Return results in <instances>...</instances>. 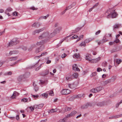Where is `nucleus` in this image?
Returning <instances> with one entry per match:
<instances>
[{"label":"nucleus","instance_id":"nucleus-1","mask_svg":"<svg viewBox=\"0 0 122 122\" xmlns=\"http://www.w3.org/2000/svg\"><path fill=\"white\" fill-rule=\"evenodd\" d=\"M53 34V33H52L50 35H49L48 32H44L39 36L38 38L39 39H41L44 38H50L53 36L52 35Z\"/></svg>","mask_w":122,"mask_h":122},{"label":"nucleus","instance_id":"nucleus-2","mask_svg":"<svg viewBox=\"0 0 122 122\" xmlns=\"http://www.w3.org/2000/svg\"><path fill=\"white\" fill-rule=\"evenodd\" d=\"M107 13H108L109 14L108 16L111 15L112 17V18L116 17L117 15V14L116 12L115 11V10H113L112 12H110V13H109V11H107Z\"/></svg>","mask_w":122,"mask_h":122},{"label":"nucleus","instance_id":"nucleus-3","mask_svg":"<svg viewBox=\"0 0 122 122\" xmlns=\"http://www.w3.org/2000/svg\"><path fill=\"white\" fill-rule=\"evenodd\" d=\"M77 112L75 110L72 111L70 114H67L66 117H69L74 116L76 113Z\"/></svg>","mask_w":122,"mask_h":122},{"label":"nucleus","instance_id":"nucleus-4","mask_svg":"<svg viewBox=\"0 0 122 122\" xmlns=\"http://www.w3.org/2000/svg\"><path fill=\"white\" fill-rule=\"evenodd\" d=\"M19 94L16 91H14L11 97V98L12 99H14L16 97L18 96Z\"/></svg>","mask_w":122,"mask_h":122},{"label":"nucleus","instance_id":"nucleus-5","mask_svg":"<svg viewBox=\"0 0 122 122\" xmlns=\"http://www.w3.org/2000/svg\"><path fill=\"white\" fill-rule=\"evenodd\" d=\"M43 105L44 104H42L39 105H34V108L35 109H38L42 108L43 107Z\"/></svg>","mask_w":122,"mask_h":122},{"label":"nucleus","instance_id":"nucleus-6","mask_svg":"<svg viewBox=\"0 0 122 122\" xmlns=\"http://www.w3.org/2000/svg\"><path fill=\"white\" fill-rule=\"evenodd\" d=\"M111 82V80H109L105 81H102L101 84L102 86H104L108 83H110Z\"/></svg>","mask_w":122,"mask_h":122},{"label":"nucleus","instance_id":"nucleus-7","mask_svg":"<svg viewBox=\"0 0 122 122\" xmlns=\"http://www.w3.org/2000/svg\"><path fill=\"white\" fill-rule=\"evenodd\" d=\"M43 29L42 28L39 29H36L33 31L32 34L33 35H35L36 33H39L40 32L43 31Z\"/></svg>","mask_w":122,"mask_h":122},{"label":"nucleus","instance_id":"nucleus-8","mask_svg":"<svg viewBox=\"0 0 122 122\" xmlns=\"http://www.w3.org/2000/svg\"><path fill=\"white\" fill-rule=\"evenodd\" d=\"M18 42L15 41V40H14V41H11L9 43L8 46H10L14 45H15Z\"/></svg>","mask_w":122,"mask_h":122},{"label":"nucleus","instance_id":"nucleus-9","mask_svg":"<svg viewBox=\"0 0 122 122\" xmlns=\"http://www.w3.org/2000/svg\"><path fill=\"white\" fill-rule=\"evenodd\" d=\"M71 109V108L70 107H66L65 108H62L61 112L62 113H64L66 112V111H70Z\"/></svg>","mask_w":122,"mask_h":122},{"label":"nucleus","instance_id":"nucleus-10","mask_svg":"<svg viewBox=\"0 0 122 122\" xmlns=\"http://www.w3.org/2000/svg\"><path fill=\"white\" fill-rule=\"evenodd\" d=\"M105 104V102L103 101L98 102L97 104V106L100 107L103 106H104Z\"/></svg>","mask_w":122,"mask_h":122},{"label":"nucleus","instance_id":"nucleus-11","mask_svg":"<svg viewBox=\"0 0 122 122\" xmlns=\"http://www.w3.org/2000/svg\"><path fill=\"white\" fill-rule=\"evenodd\" d=\"M86 59L88 61H91L92 58L91 57V55L90 54H87L85 55Z\"/></svg>","mask_w":122,"mask_h":122},{"label":"nucleus","instance_id":"nucleus-12","mask_svg":"<svg viewBox=\"0 0 122 122\" xmlns=\"http://www.w3.org/2000/svg\"><path fill=\"white\" fill-rule=\"evenodd\" d=\"M100 57H98L97 59H92L91 62L92 63H96L98 62L100 60Z\"/></svg>","mask_w":122,"mask_h":122},{"label":"nucleus","instance_id":"nucleus-13","mask_svg":"<svg viewBox=\"0 0 122 122\" xmlns=\"http://www.w3.org/2000/svg\"><path fill=\"white\" fill-rule=\"evenodd\" d=\"M57 111V109L56 108L52 109L51 110H49L48 112L50 114L52 113L56 112Z\"/></svg>","mask_w":122,"mask_h":122},{"label":"nucleus","instance_id":"nucleus-14","mask_svg":"<svg viewBox=\"0 0 122 122\" xmlns=\"http://www.w3.org/2000/svg\"><path fill=\"white\" fill-rule=\"evenodd\" d=\"M90 103H87L86 104L83 105L81 106V108L82 109H85L87 108L88 106H91Z\"/></svg>","mask_w":122,"mask_h":122},{"label":"nucleus","instance_id":"nucleus-15","mask_svg":"<svg viewBox=\"0 0 122 122\" xmlns=\"http://www.w3.org/2000/svg\"><path fill=\"white\" fill-rule=\"evenodd\" d=\"M72 68L74 70L77 71H80V69L77 67L76 64L73 65Z\"/></svg>","mask_w":122,"mask_h":122},{"label":"nucleus","instance_id":"nucleus-16","mask_svg":"<svg viewBox=\"0 0 122 122\" xmlns=\"http://www.w3.org/2000/svg\"><path fill=\"white\" fill-rule=\"evenodd\" d=\"M18 52L16 51H10L9 53V54L8 56L11 55L12 54H16Z\"/></svg>","mask_w":122,"mask_h":122},{"label":"nucleus","instance_id":"nucleus-17","mask_svg":"<svg viewBox=\"0 0 122 122\" xmlns=\"http://www.w3.org/2000/svg\"><path fill=\"white\" fill-rule=\"evenodd\" d=\"M121 25L120 24L118 23L114 25L113 26V28L114 29L118 28L119 27H120L121 26Z\"/></svg>","mask_w":122,"mask_h":122},{"label":"nucleus","instance_id":"nucleus-18","mask_svg":"<svg viewBox=\"0 0 122 122\" xmlns=\"http://www.w3.org/2000/svg\"><path fill=\"white\" fill-rule=\"evenodd\" d=\"M96 88L97 91V92H99L102 89H103V87L101 86H99Z\"/></svg>","mask_w":122,"mask_h":122},{"label":"nucleus","instance_id":"nucleus-19","mask_svg":"<svg viewBox=\"0 0 122 122\" xmlns=\"http://www.w3.org/2000/svg\"><path fill=\"white\" fill-rule=\"evenodd\" d=\"M44 41L42 40L40 42H37L36 43V45L38 46H41L44 44Z\"/></svg>","mask_w":122,"mask_h":122},{"label":"nucleus","instance_id":"nucleus-20","mask_svg":"<svg viewBox=\"0 0 122 122\" xmlns=\"http://www.w3.org/2000/svg\"><path fill=\"white\" fill-rule=\"evenodd\" d=\"M73 57L74 58H78L80 57V55L79 53H76L73 56Z\"/></svg>","mask_w":122,"mask_h":122},{"label":"nucleus","instance_id":"nucleus-21","mask_svg":"<svg viewBox=\"0 0 122 122\" xmlns=\"http://www.w3.org/2000/svg\"><path fill=\"white\" fill-rule=\"evenodd\" d=\"M68 86L69 88L71 89H74L75 87V85L73 84H68Z\"/></svg>","mask_w":122,"mask_h":122},{"label":"nucleus","instance_id":"nucleus-22","mask_svg":"<svg viewBox=\"0 0 122 122\" xmlns=\"http://www.w3.org/2000/svg\"><path fill=\"white\" fill-rule=\"evenodd\" d=\"M12 10V9L10 7H8L6 9L5 11V13L10 12Z\"/></svg>","mask_w":122,"mask_h":122},{"label":"nucleus","instance_id":"nucleus-23","mask_svg":"<svg viewBox=\"0 0 122 122\" xmlns=\"http://www.w3.org/2000/svg\"><path fill=\"white\" fill-rule=\"evenodd\" d=\"M24 78V75H21L19 76L18 78V80L19 81H20Z\"/></svg>","mask_w":122,"mask_h":122},{"label":"nucleus","instance_id":"nucleus-24","mask_svg":"<svg viewBox=\"0 0 122 122\" xmlns=\"http://www.w3.org/2000/svg\"><path fill=\"white\" fill-rule=\"evenodd\" d=\"M120 116L119 115H117L115 116H111L109 117V119H114L116 118H117L119 117Z\"/></svg>","mask_w":122,"mask_h":122},{"label":"nucleus","instance_id":"nucleus-25","mask_svg":"<svg viewBox=\"0 0 122 122\" xmlns=\"http://www.w3.org/2000/svg\"><path fill=\"white\" fill-rule=\"evenodd\" d=\"M41 96L45 98H47L48 94L47 93H43L41 94Z\"/></svg>","mask_w":122,"mask_h":122},{"label":"nucleus","instance_id":"nucleus-26","mask_svg":"<svg viewBox=\"0 0 122 122\" xmlns=\"http://www.w3.org/2000/svg\"><path fill=\"white\" fill-rule=\"evenodd\" d=\"M47 54V52H44L42 53L40 55L36 57V58H37V57H38V58H39L41 56H43L44 55H46V54Z\"/></svg>","mask_w":122,"mask_h":122},{"label":"nucleus","instance_id":"nucleus-27","mask_svg":"<svg viewBox=\"0 0 122 122\" xmlns=\"http://www.w3.org/2000/svg\"><path fill=\"white\" fill-rule=\"evenodd\" d=\"M72 79L71 76L70 75L66 77V79L67 81H71Z\"/></svg>","mask_w":122,"mask_h":122},{"label":"nucleus","instance_id":"nucleus-28","mask_svg":"<svg viewBox=\"0 0 122 122\" xmlns=\"http://www.w3.org/2000/svg\"><path fill=\"white\" fill-rule=\"evenodd\" d=\"M61 93L62 95L67 94V93L66 89L62 90L61 92Z\"/></svg>","mask_w":122,"mask_h":122},{"label":"nucleus","instance_id":"nucleus-29","mask_svg":"<svg viewBox=\"0 0 122 122\" xmlns=\"http://www.w3.org/2000/svg\"><path fill=\"white\" fill-rule=\"evenodd\" d=\"M72 76L74 78H77L78 76V74L76 73H73L72 75Z\"/></svg>","mask_w":122,"mask_h":122},{"label":"nucleus","instance_id":"nucleus-30","mask_svg":"<svg viewBox=\"0 0 122 122\" xmlns=\"http://www.w3.org/2000/svg\"><path fill=\"white\" fill-rule=\"evenodd\" d=\"M18 58V57L17 56L13 57L10 58V60L11 61H14L16 60Z\"/></svg>","mask_w":122,"mask_h":122},{"label":"nucleus","instance_id":"nucleus-31","mask_svg":"<svg viewBox=\"0 0 122 122\" xmlns=\"http://www.w3.org/2000/svg\"><path fill=\"white\" fill-rule=\"evenodd\" d=\"M86 46V44L85 42H82L80 44V46H84L85 47Z\"/></svg>","mask_w":122,"mask_h":122},{"label":"nucleus","instance_id":"nucleus-32","mask_svg":"<svg viewBox=\"0 0 122 122\" xmlns=\"http://www.w3.org/2000/svg\"><path fill=\"white\" fill-rule=\"evenodd\" d=\"M58 122H68L66 121L65 118L63 119H61L59 120Z\"/></svg>","mask_w":122,"mask_h":122},{"label":"nucleus","instance_id":"nucleus-33","mask_svg":"<svg viewBox=\"0 0 122 122\" xmlns=\"http://www.w3.org/2000/svg\"><path fill=\"white\" fill-rule=\"evenodd\" d=\"M116 61L117 64H119L122 62V61L121 59H116Z\"/></svg>","mask_w":122,"mask_h":122},{"label":"nucleus","instance_id":"nucleus-34","mask_svg":"<svg viewBox=\"0 0 122 122\" xmlns=\"http://www.w3.org/2000/svg\"><path fill=\"white\" fill-rule=\"evenodd\" d=\"M42 50V49H40V48H37L36 49V53H37L41 51Z\"/></svg>","mask_w":122,"mask_h":122},{"label":"nucleus","instance_id":"nucleus-35","mask_svg":"<svg viewBox=\"0 0 122 122\" xmlns=\"http://www.w3.org/2000/svg\"><path fill=\"white\" fill-rule=\"evenodd\" d=\"M122 103V100H121L119 102L117 103L116 104V107L118 108L119 105L120 104H121Z\"/></svg>","mask_w":122,"mask_h":122},{"label":"nucleus","instance_id":"nucleus-36","mask_svg":"<svg viewBox=\"0 0 122 122\" xmlns=\"http://www.w3.org/2000/svg\"><path fill=\"white\" fill-rule=\"evenodd\" d=\"M49 72V71L48 70H46L45 72V73L43 75L44 76L47 75L48 74Z\"/></svg>","mask_w":122,"mask_h":122},{"label":"nucleus","instance_id":"nucleus-37","mask_svg":"<svg viewBox=\"0 0 122 122\" xmlns=\"http://www.w3.org/2000/svg\"><path fill=\"white\" fill-rule=\"evenodd\" d=\"M92 92L93 93H96L97 92L96 88H93L90 91Z\"/></svg>","mask_w":122,"mask_h":122},{"label":"nucleus","instance_id":"nucleus-38","mask_svg":"<svg viewBox=\"0 0 122 122\" xmlns=\"http://www.w3.org/2000/svg\"><path fill=\"white\" fill-rule=\"evenodd\" d=\"M49 94L51 96H53L54 95V93L53 91L52 90L50 91L49 93Z\"/></svg>","mask_w":122,"mask_h":122},{"label":"nucleus","instance_id":"nucleus-39","mask_svg":"<svg viewBox=\"0 0 122 122\" xmlns=\"http://www.w3.org/2000/svg\"><path fill=\"white\" fill-rule=\"evenodd\" d=\"M49 16V15H47L46 16L41 17V18L42 19H46Z\"/></svg>","mask_w":122,"mask_h":122},{"label":"nucleus","instance_id":"nucleus-40","mask_svg":"<svg viewBox=\"0 0 122 122\" xmlns=\"http://www.w3.org/2000/svg\"><path fill=\"white\" fill-rule=\"evenodd\" d=\"M68 7H67L66 9L63 11L61 13V15H63L66 12V11L68 9Z\"/></svg>","mask_w":122,"mask_h":122},{"label":"nucleus","instance_id":"nucleus-41","mask_svg":"<svg viewBox=\"0 0 122 122\" xmlns=\"http://www.w3.org/2000/svg\"><path fill=\"white\" fill-rule=\"evenodd\" d=\"M30 9L32 10H37L38 9V8H35V7L34 6H32L30 8Z\"/></svg>","mask_w":122,"mask_h":122},{"label":"nucleus","instance_id":"nucleus-42","mask_svg":"<svg viewBox=\"0 0 122 122\" xmlns=\"http://www.w3.org/2000/svg\"><path fill=\"white\" fill-rule=\"evenodd\" d=\"M91 41L89 39H87L85 40L84 42H85V43H88L90 42Z\"/></svg>","mask_w":122,"mask_h":122},{"label":"nucleus","instance_id":"nucleus-43","mask_svg":"<svg viewBox=\"0 0 122 122\" xmlns=\"http://www.w3.org/2000/svg\"><path fill=\"white\" fill-rule=\"evenodd\" d=\"M120 41L118 39V38H116V40L114 41V42L116 43H117L119 42Z\"/></svg>","mask_w":122,"mask_h":122},{"label":"nucleus","instance_id":"nucleus-44","mask_svg":"<svg viewBox=\"0 0 122 122\" xmlns=\"http://www.w3.org/2000/svg\"><path fill=\"white\" fill-rule=\"evenodd\" d=\"M83 35H82L79 36L78 37V38L79 39L77 40V41H79V40L81 39H83Z\"/></svg>","mask_w":122,"mask_h":122},{"label":"nucleus","instance_id":"nucleus-45","mask_svg":"<svg viewBox=\"0 0 122 122\" xmlns=\"http://www.w3.org/2000/svg\"><path fill=\"white\" fill-rule=\"evenodd\" d=\"M27 99L26 98H25L22 99L21 101L24 102H26L27 101Z\"/></svg>","mask_w":122,"mask_h":122},{"label":"nucleus","instance_id":"nucleus-46","mask_svg":"<svg viewBox=\"0 0 122 122\" xmlns=\"http://www.w3.org/2000/svg\"><path fill=\"white\" fill-rule=\"evenodd\" d=\"M78 36L76 35H74V36H72V39H76L78 37Z\"/></svg>","mask_w":122,"mask_h":122},{"label":"nucleus","instance_id":"nucleus-47","mask_svg":"<svg viewBox=\"0 0 122 122\" xmlns=\"http://www.w3.org/2000/svg\"><path fill=\"white\" fill-rule=\"evenodd\" d=\"M30 75V73L28 72L26 73L25 74V76L26 77H28Z\"/></svg>","mask_w":122,"mask_h":122},{"label":"nucleus","instance_id":"nucleus-48","mask_svg":"<svg viewBox=\"0 0 122 122\" xmlns=\"http://www.w3.org/2000/svg\"><path fill=\"white\" fill-rule=\"evenodd\" d=\"M42 64H41L38 67L36 68V70L38 71L39 70L41 67Z\"/></svg>","mask_w":122,"mask_h":122},{"label":"nucleus","instance_id":"nucleus-49","mask_svg":"<svg viewBox=\"0 0 122 122\" xmlns=\"http://www.w3.org/2000/svg\"><path fill=\"white\" fill-rule=\"evenodd\" d=\"M116 79V77H113L112 78H111L109 80H111V82H112V81H114Z\"/></svg>","mask_w":122,"mask_h":122},{"label":"nucleus","instance_id":"nucleus-50","mask_svg":"<svg viewBox=\"0 0 122 122\" xmlns=\"http://www.w3.org/2000/svg\"><path fill=\"white\" fill-rule=\"evenodd\" d=\"M81 29V28H77L76 29L75 32H77L80 30Z\"/></svg>","mask_w":122,"mask_h":122},{"label":"nucleus","instance_id":"nucleus-51","mask_svg":"<svg viewBox=\"0 0 122 122\" xmlns=\"http://www.w3.org/2000/svg\"><path fill=\"white\" fill-rule=\"evenodd\" d=\"M32 97H33L34 98L36 99L38 97L39 95H32Z\"/></svg>","mask_w":122,"mask_h":122},{"label":"nucleus","instance_id":"nucleus-52","mask_svg":"<svg viewBox=\"0 0 122 122\" xmlns=\"http://www.w3.org/2000/svg\"><path fill=\"white\" fill-rule=\"evenodd\" d=\"M41 25V24L39 23H36V27H39Z\"/></svg>","mask_w":122,"mask_h":122},{"label":"nucleus","instance_id":"nucleus-53","mask_svg":"<svg viewBox=\"0 0 122 122\" xmlns=\"http://www.w3.org/2000/svg\"><path fill=\"white\" fill-rule=\"evenodd\" d=\"M18 13L16 12H15L13 13V15L14 16H16L17 15Z\"/></svg>","mask_w":122,"mask_h":122},{"label":"nucleus","instance_id":"nucleus-54","mask_svg":"<svg viewBox=\"0 0 122 122\" xmlns=\"http://www.w3.org/2000/svg\"><path fill=\"white\" fill-rule=\"evenodd\" d=\"M69 37V36H67L65 37V38H64L62 39V40L60 42V45L61 44V43L63 42L64 40H65V39L68 38V37Z\"/></svg>","mask_w":122,"mask_h":122},{"label":"nucleus","instance_id":"nucleus-55","mask_svg":"<svg viewBox=\"0 0 122 122\" xmlns=\"http://www.w3.org/2000/svg\"><path fill=\"white\" fill-rule=\"evenodd\" d=\"M66 90L67 94L70 93L71 92L70 90H69L68 89H66Z\"/></svg>","mask_w":122,"mask_h":122},{"label":"nucleus","instance_id":"nucleus-56","mask_svg":"<svg viewBox=\"0 0 122 122\" xmlns=\"http://www.w3.org/2000/svg\"><path fill=\"white\" fill-rule=\"evenodd\" d=\"M96 72H95L93 73L91 75V76H95L96 75Z\"/></svg>","mask_w":122,"mask_h":122},{"label":"nucleus","instance_id":"nucleus-57","mask_svg":"<svg viewBox=\"0 0 122 122\" xmlns=\"http://www.w3.org/2000/svg\"><path fill=\"white\" fill-rule=\"evenodd\" d=\"M101 32V31L100 30H98L95 33V35H97L98 34H99Z\"/></svg>","mask_w":122,"mask_h":122},{"label":"nucleus","instance_id":"nucleus-58","mask_svg":"<svg viewBox=\"0 0 122 122\" xmlns=\"http://www.w3.org/2000/svg\"><path fill=\"white\" fill-rule=\"evenodd\" d=\"M32 26L36 27V23H35L32 25Z\"/></svg>","mask_w":122,"mask_h":122},{"label":"nucleus","instance_id":"nucleus-59","mask_svg":"<svg viewBox=\"0 0 122 122\" xmlns=\"http://www.w3.org/2000/svg\"><path fill=\"white\" fill-rule=\"evenodd\" d=\"M66 55L65 54H62L61 56V57L62 58H64L66 57Z\"/></svg>","mask_w":122,"mask_h":122},{"label":"nucleus","instance_id":"nucleus-60","mask_svg":"<svg viewBox=\"0 0 122 122\" xmlns=\"http://www.w3.org/2000/svg\"><path fill=\"white\" fill-rule=\"evenodd\" d=\"M102 69L98 67L97 69V71L98 72H100V71H102Z\"/></svg>","mask_w":122,"mask_h":122},{"label":"nucleus","instance_id":"nucleus-61","mask_svg":"<svg viewBox=\"0 0 122 122\" xmlns=\"http://www.w3.org/2000/svg\"><path fill=\"white\" fill-rule=\"evenodd\" d=\"M30 110H31L32 111H33L34 110V107H29Z\"/></svg>","mask_w":122,"mask_h":122},{"label":"nucleus","instance_id":"nucleus-62","mask_svg":"<svg viewBox=\"0 0 122 122\" xmlns=\"http://www.w3.org/2000/svg\"><path fill=\"white\" fill-rule=\"evenodd\" d=\"M38 88L37 86H36L34 87V89L36 92L38 90Z\"/></svg>","mask_w":122,"mask_h":122},{"label":"nucleus","instance_id":"nucleus-63","mask_svg":"<svg viewBox=\"0 0 122 122\" xmlns=\"http://www.w3.org/2000/svg\"><path fill=\"white\" fill-rule=\"evenodd\" d=\"M12 74V72L11 71H9L7 73V75H11Z\"/></svg>","mask_w":122,"mask_h":122},{"label":"nucleus","instance_id":"nucleus-64","mask_svg":"<svg viewBox=\"0 0 122 122\" xmlns=\"http://www.w3.org/2000/svg\"><path fill=\"white\" fill-rule=\"evenodd\" d=\"M98 3H97L93 7V8H94L95 7H96L97 6H98Z\"/></svg>","mask_w":122,"mask_h":122}]
</instances>
